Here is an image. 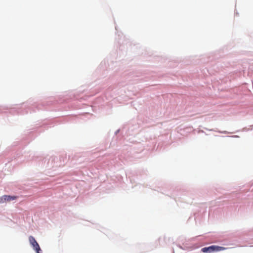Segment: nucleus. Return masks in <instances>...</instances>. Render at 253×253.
Listing matches in <instances>:
<instances>
[{
	"instance_id": "1",
	"label": "nucleus",
	"mask_w": 253,
	"mask_h": 253,
	"mask_svg": "<svg viewBox=\"0 0 253 253\" xmlns=\"http://www.w3.org/2000/svg\"><path fill=\"white\" fill-rule=\"evenodd\" d=\"M226 249V248L215 246V245H212L208 247H205L201 249V251L203 253H211L212 252H220L221 251L225 250Z\"/></svg>"
},
{
	"instance_id": "2",
	"label": "nucleus",
	"mask_w": 253,
	"mask_h": 253,
	"mask_svg": "<svg viewBox=\"0 0 253 253\" xmlns=\"http://www.w3.org/2000/svg\"><path fill=\"white\" fill-rule=\"evenodd\" d=\"M29 241L31 246L33 247L34 250L36 251L37 253H40L41 248L34 237L30 236L29 237Z\"/></svg>"
},
{
	"instance_id": "3",
	"label": "nucleus",
	"mask_w": 253,
	"mask_h": 253,
	"mask_svg": "<svg viewBox=\"0 0 253 253\" xmlns=\"http://www.w3.org/2000/svg\"><path fill=\"white\" fill-rule=\"evenodd\" d=\"M17 198V197L15 196L4 195L0 198V203H4L7 202H10L16 199Z\"/></svg>"
}]
</instances>
